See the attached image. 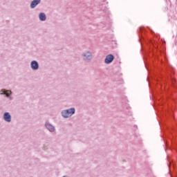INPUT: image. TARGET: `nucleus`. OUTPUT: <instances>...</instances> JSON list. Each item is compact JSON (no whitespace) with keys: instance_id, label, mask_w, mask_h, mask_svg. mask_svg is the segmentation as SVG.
<instances>
[{"instance_id":"obj_3","label":"nucleus","mask_w":177,"mask_h":177,"mask_svg":"<svg viewBox=\"0 0 177 177\" xmlns=\"http://www.w3.org/2000/svg\"><path fill=\"white\" fill-rule=\"evenodd\" d=\"M30 67L32 70H38L39 66L38 65V62H37V61H32L30 64Z\"/></svg>"},{"instance_id":"obj_6","label":"nucleus","mask_w":177,"mask_h":177,"mask_svg":"<svg viewBox=\"0 0 177 177\" xmlns=\"http://www.w3.org/2000/svg\"><path fill=\"white\" fill-rule=\"evenodd\" d=\"M39 18L41 21H45V20H46V15H45V13L41 12L39 14Z\"/></svg>"},{"instance_id":"obj_8","label":"nucleus","mask_w":177,"mask_h":177,"mask_svg":"<svg viewBox=\"0 0 177 177\" xmlns=\"http://www.w3.org/2000/svg\"><path fill=\"white\" fill-rule=\"evenodd\" d=\"M84 57H85L84 59L86 60H91V53L90 52H86V53L84 54Z\"/></svg>"},{"instance_id":"obj_4","label":"nucleus","mask_w":177,"mask_h":177,"mask_svg":"<svg viewBox=\"0 0 177 177\" xmlns=\"http://www.w3.org/2000/svg\"><path fill=\"white\" fill-rule=\"evenodd\" d=\"M3 118L7 122H10V121H12V117L10 116V114H9V113L8 112L4 113Z\"/></svg>"},{"instance_id":"obj_2","label":"nucleus","mask_w":177,"mask_h":177,"mask_svg":"<svg viewBox=\"0 0 177 177\" xmlns=\"http://www.w3.org/2000/svg\"><path fill=\"white\" fill-rule=\"evenodd\" d=\"M114 60V56L113 55H109L105 58L106 64H110L111 62Z\"/></svg>"},{"instance_id":"obj_7","label":"nucleus","mask_w":177,"mask_h":177,"mask_svg":"<svg viewBox=\"0 0 177 177\" xmlns=\"http://www.w3.org/2000/svg\"><path fill=\"white\" fill-rule=\"evenodd\" d=\"M46 127L47 129H48V131H50V132H55V127L53 126H52L51 124H46Z\"/></svg>"},{"instance_id":"obj_9","label":"nucleus","mask_w":177,"mask_h":177,"mask_svg":"<svg viewBox=\"0 0 177 177\" xmlns=\"http://www.w3.org/2000/svg\"><path fill=\"white\" fill-rule=\"evenodd\" d=\"M10 93H12V91H2L1 95H6V96H7V97H8V96L10 95Z\"/></svg>"},{"instance_id":"obj_1","label":"nucleus","mask_w":177,"mask_h":177,"mask_svg":"<svg viewBox=\"0 0 177 177\" xmlns=\"http://www.w3.org/2000/svg\"><path fill=\"white\" fill-rule=\"evenodd\" d=\"M74 113H75V109L71 108L70 109L62 111V114L64 118H68V117H71Z\"/></svg>"},{"instance_id":"obj_5","label":"nucleus","mask_w":177,"mask_h":177,"mask_svg":"<svg viewBox=\"0 0 177 177\" xmlns=\"http://www.w3.org/2000/svg\"><path fill=\"white\" fill-rule=\"evenodd\" d=\"M39 2H41V0H33L30 4V8L34 9V8H35V6H37Z\"/></svg>"}]
</instances>
